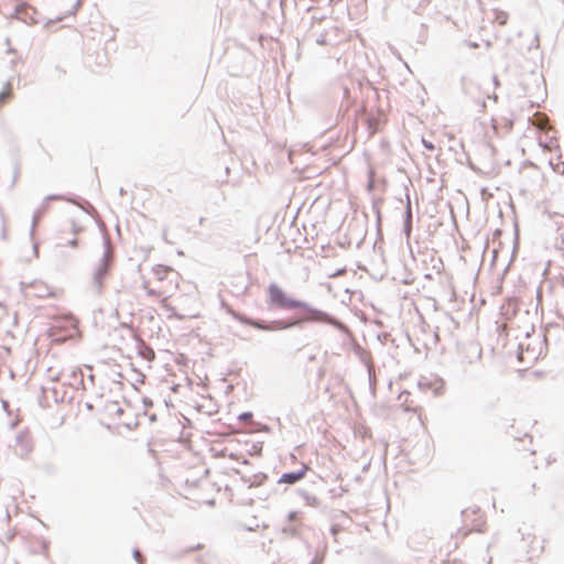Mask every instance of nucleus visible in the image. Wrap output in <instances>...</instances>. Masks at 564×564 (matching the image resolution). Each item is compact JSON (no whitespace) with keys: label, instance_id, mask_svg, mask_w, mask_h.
<instances>
[{"label":"nucleus","instance_id":"f257e3e1","mask_svg":"<svg viewBox=\"0 0 564 564\" xmlns=\"http://www.w3.org/2000/svg\"><path fill=\"white\" fill-rule=\"evenodd\" d=\"M181 280V274L173 268L156 264L152 269V275L144 281V289L149 295L158 297L163 307L174 313L170 299L178 289Z\"/></svg>","mask_w":564,"mask_h":564},{"label":"nucleus","instance_id":"f03ea898","mask_svg":"<svg viewBox=\"0 0 564 564\" xmlns=\"http://www.w3.org/2000/svg\"><path fill=\"white\" fill-rule=\"evenodd\" d=\"M269 303L270 305L291 310V308H306L308 312L307 319L312 321H324L325 314L317 310L308 308L307 305L301 301L290 297L280 286L276 284H270L268 288Z\"/></svg>","mask_w":564,"mask_h":564},{"label":"nucleus","instance_id":"7ed1b4c3","mask_svg":"<svg viewBox=\"0 0 564 564\" xmlns=\"http://www.w3.org/2000/svg\"><path fill=\"white\" fill-rule=\"evenodd\" d=\"M50 335L56 343H64L68 339L82 338V333L78 327L77 319L73 317H65L58 319L51 328Z\"/></svg>","mask_w":564,"mask_h":564},{"label":"nucleus","instance_id":"20e7f679","mask_svg":"<svg viewBox=\"0 0 564 564\" xmlns=\"http://www.w3.org/2000/svg\"><path fill=\"white\" fill-rule=\"evenodd\" d=\"M14 17L29 25L36 24L40 21L37 10L28 3L18 4L14 10Z\"/></svg>","mask_w":564,"mask_h":564},{"label":"nucleus","instance_id":"39448f33","mask_svg":"<svg viewBox=\"0 0 564 564\" xmlns=\"http://www.w3.org/2000/svg\"><path fill=\"white\" fill-rule=\"evenodd\" d=\"M308 469L310 467L307 465H303L302 468L295 473H285L281 476L279 482L293 485L303 479L307 474Z\"/></svg>","mask_w":564,"mask_h":564},{"label":"nucleus","instance_id":"423d86ee","mask_svg":"<svg viewBox=\"0 0 564 564\" xmlns=\"http://www.w3.org/2000/svg\"><path fill=\"white\" fill-rule=\"evenodd\" d=\"M532 124L535 126L539 130H547L551 127L549 126V118L543 113H535L533 119L531 120Z\"/></svg>","mask_w":564,"mask_h":564},{"label":"nucleus","instance_id":"0eeeda50","mask_svg":"<svg viewBox=\"0 0 564 564\" xmlns=\"http://www.w3.org/2000/svg\"><path fill=\"white\" fill-rule=\"evenodd\" d=\"M12 97V88L7 85L6 88L0 93V107L6 104Z\"/></svg>","mask_w":564,"mask_h":564},{"label":"nucleus","instance_id":"6e6552de","mask_svg":"<svg viewBox=\"0 0 564 564\" xmlns=\"http://www.w3.org/2000/svg\"><path fill=\"white\" fill-rule=\"evenodd\" d=\"M251 417H252V413H250V412H246V413H242L239 415V419L242 421L250 420Z\"/></svg>","mask_w":564,"mask_h":564},{"label":"nucleus","instance_id":"1a4fd4ad","mask_svg":"<svg viewBox=\"0 0 564 564\" xmlns=\"http://www.w3.org/2000/svg\"><path fill=\"white\" fill-rule=\"evenodd\" d=\"M252 449H253V452H254V453H260V452H261V449H262V444H261V443H259V444H254V445L252 446Z\"/></svg>","mask_w":564,"mask_h":564},{"label":"nucleus","instance_id":"9d476101","mask_svg":"<svg viewBox=\"0 0 564 564\" xmlns=\"http://www.w3.org/2000/svg\"><path fill=\"white\" fill-rule=\"evenodd\" d=\"M297 518H299V513H297V512H295V511H293V512H291V513L289 514V519H290V520H292V521H293V520H296Z\"/></svg>","mask_w":564,"mask_h":564},{"label":"nucleus","instance_id":"9b49d317","mask_svg":"<svg viewBox=\"0 0 564 564\" xmlns=\"http://www.w3.org/2000/svg\"><path fill=\"white\" fill-rule=\"evenodd\" d=\"M110 406L116 409L117 413L122 414V410L117 405V403H111Z\"/></svg>","mask_w":564,"mask_h":564},{"label":"nucleus","instance_id":"f8f14e48","mask_svg":"<svg viewBox=\"0 0 564 564\" xmlns=\"http://www.w3.org/2000/svg\"><path fill=\"white\" fill-rule=\"evenodd\" d=\"M497 19L499 20L500 24H505L506 20H507V17L505 14H502L501 17H498Z\"/></svg>","mask_w":564,"mask_h":564},{"label":"nucleus","instance_id":"ddd939ff","mask_svg":"<svg viewBox=\"0 0 564 564\" xmlns=\"http://www.w3.org/2000/svg\"><path fill=\"white\" fill-rule=\"evenodd\" d=\"M107 272H108V264H107V263H105V264H104L102 272L100 273V275H105Z\"/></svg>","mask_w":564,"mask_h":564},{"label":"nucleus","instance_id":"4468645a","mask_svg":"<svg viewBox=\"0 0 564 564\" xmlns=\"http://www.w3.org/2000/svg\"><path fill=\"white\" fill-rule=\"evenodd\" d=\"M257 327L259 328H262V326L256 324ZM280 327H263V329H269V330H272V329H279Z\"/></svg>","mask_w":564,"mask_h":564},{"label":"nucleus","instance_id":"2eb2a0df","mask_svg":"<svg viewBox=\"0 0 564 564\" xmlns=\"http://www.w3.org/2000/svg\"><path fill=\"white\" fill-rule=\"evenodd\" d=\"M424 145H425L429 150H433V149H434V147H433L432 144H430V143L424 142Z\"/></svg>","mask_w":564,"mask_h":564}]
</instances>
